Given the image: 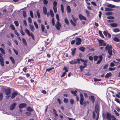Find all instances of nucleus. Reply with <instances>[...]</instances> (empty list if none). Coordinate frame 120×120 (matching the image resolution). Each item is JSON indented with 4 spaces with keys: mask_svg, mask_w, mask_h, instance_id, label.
Segmentation results:
<instances>
[{
    "mask_svg": "<svg viewBox=\"0 0 120 120\" xmlns=\"http://www.w3.org/2000/svg\"><path fill=\"white\" fill-rule=\"evenodd\" d=\"M80 97V104L81 105H83V107L85 108L87 105V103L88 104L89 103V102L88 101H83L84 100V97L83 94L81 93L79 94Z\"/></svg>",
    "mask_w": 120,
    "mask_h": 120,
    "instance_id": "nucleus-1",
    "label": "nucleus"
},
{
    "mask_svg": "<svg viewBox=\"0 0 120 120\" xmlns=\"http://www.w3.org/2000/svg\"><path fill=\"white\" fill-rule=\"evenodd\" d=\"M105 48V51H108L107 53H109L110 55H112V45H110L109 46V44H108L106 45Z\"/></svg>",
    "mask_w": 120,
    "mask_h": 120,
    "instance_id": "nucleus-2",
    "label": "nucleus"
},
{
    "mask_svg": "<svg viewBox=\"0 0 120 120\" xmlns=\"http://www.w3.org/2000/svg\"><path fill=\"white\" fill-rule=\"evenodd\" d=\"M56 18L57 20L58 21L57 22V23L56 25V28L58 30H59L60 29V24L59 21V15L58 14H56Z\"/></svg>",
    "mask_w": 120,
    "mask_h": 120,
    "instance_id": "nucleus-3",
    "label": "nucleus"
},
{
    "mask_svg": "<svg viewBox=\"0 0 120 120\" xmlns=\"http://www.w3.org/2000/svg\"><path fill=\"white\" fill-rule=\"evenodd\" d=\"M95 111L97 114H99V107L98 103H97L95 105Z\"/></svg>",
    "mask_w": 120,
    "mask_h": 120,
    "instance_id": "nucleus-4",
    "label": "nucleus"
},
{
    "mask_svg": "<svg viewBox=\"0 0 120 120\" xmlns=\"http://www.w3.org/2000/svg\"><path fill=\"white\" fill-rule=\"evenodd\" d=\"M98 41L99 43V46H106V44L105 42V41L104 40L100 39Z\"/></svg>",
    "mask_w": 120,
    "mask_h": 120,
    "instance_id": "nucleus-5",
    "label": "nucleus"
},
{
    "mask_svg": "<svg viewBox=\"0 0 120 120\" xmlns=\"http://www.w3.org/2000/svg\"><path fill=\"white\" fill-rule=\"evenodd\" d=\"M76 40V44L77 45H80L81 44L82 40L81 38H76L75 39Z\"/></svg>",
    "mask_w": 120,
    "mask_h": 120,
    "instance_id": "nucleus-6",
    "label": "nucleus"
},
{
    "mask_svg": "<svg viewBox=\"0 0 120 120\" xmlns=\"http://www.w3.org/2000/svg\"><path fill=\"white\" fill-rule=\"evenodd\" d=\"M106 116L107 119L109 120H111L112 119V117L111 114L109 112L107 113Z\"/></svg>",
    "mask_w": 120,
    "mask_h": 120,
    "instance_id": "nucleus-7",
    "label": "nucleus"
},
{
    "mask_svg": "<svg viewBox=\"0 0 120 120\" xmlns=\"http://www.w3.org/2000/svg\"><path fill=\"white\" fill-rule=\"evenodd\" d=\"M16 105L17 103H13L10 107V109L11 110H13L15 108Z\"/></svg>",
    "mask_w": 120,
    "mask_h": 120,
    "instance_id": "nucleus-8",
    "label": "nucleus"
},
{
    "mask_svg": "<svg viewBox=\"0 0 120 120\" xmlns=\"http://www.w3.org/2000/svg\"><path fill=\"white\" fill-rule=\"evenodd\" d=\"M79 19L81 20H86V18L82 15L81 14H80L79 15Z\"/></svg>",
    "mask_w": 120,
    "mask_h": 120,
    "instance_id": "nucleus-9",
    "label": "nucleus"
},
{
    "mask_svg": "<svg viewBox=\"0 0 120 120\" xmlns=\"http://www.w3.org/2000/svg\"><path fill=\"white\" fill-rule=\"evenodd\" d=\"M89 98L91 101L92 103L93 104H94L95 102V98L94 96L93 95L90 96Z\"/></svg>",
    "mask_w": 120,
    "mask_h": 120,
    "instance_id": "nucleus-10",
    "label": "nucleus"
},
{
    "mask_svg": "<svg viewBox=\"0 0 120 120\" xmlns=\"http://www.w3.org/2000/svg\"><path fill=\"white\" fill-rule=\"evenodd\" d=\"M26 106V104L25 103H21L19 104V107L21 109L25 107Z\"/></svg>",
    "mask_w": 120,
    "mask_h": 120,
    "instance_id": "nucleus-11",
    "label": "nucleus"
},
{
    "mask_svg": "<svg viewBox=\"0 0 120 120\" xmlns=\"http://www.w3.org/2000/svg\"><path fill=\"white\" fill-rule=\"evenodd\" d=\"M69 63L71 64H77L76 60L74 59L69 62Z\"/></svg>",
    "mask_w": 120,
    "mask_h": 120,
    "instance_id": "nucleus-12",
    "label": "nucleus"
},
{
    "mask_svg": "<svg viewBox=\"0 0 120 120\" xmlns=\"http://www.w3.org/2000/svg\"><path fill=\"white\" fill-rule=\"evenodd\" d=\"M76 49V48H72V49H71V50L72 51L71 52V55L73 56H74L75 55Z\"/></svg>",
    "mask_w": 120,
    "mask_h": 120,
    "instance_id": "nucleus-13",
    "label": "nucleus"
},
{
    "mask_svg": "<svg viewBox=\"0 0 120 120\" xmlns=\"http://www.w3.org/2000/svg\"><path fill=\"white\" fill-rule=\"evenodd\" d=\"M11 91L9 90H7L5 91V93L7 95H8V97L10 96L11 95L10 94Z\"/></svg>",
    "mask_w": 120,
    "mask_h": 120,
    "instance_id": "nucleus-14",
    "label": "nucleus"
},
{
    "mask_svg": "<svg viewBox=\"0 0 120 120\" xmlns=\"http://www.w3.org/2000/svg\"><path fill=\"white\" fill-rule=\"evenodd\" d=\"M17 95V92H14L12 94L11 97L13 99L15 98Z\"/></svg>",
    "mask_w": 120,
    "mask_h": 120,
    "instance_id": "nucleus-15",
    "label": "nucleus"
},
{
    "mask_svg": "<svg viewBox=\"0 0 120 120\" xmlns=\"http://www.w3.org/2000/svg\"><path fill=\"white\" fill-rule=\"evenodd\" d=\"M107 6L108 7L111 8H114L116 7V6L115 5L111 4H108Z\"/></svg>",
    "mask_w": 120,
    "mask_h": 120,
    "instance_id": "nucleus-16",
    "label": "nucleus"
},
{
    "mask_svg": "<svg viewBox=\"0 0 120 120\" xmlns=\"http://www.w3.org/2000/svg\"><path fill=\"white\" fill-rule=\"evenodd\" d=\"M71 92L72 94H73L74 96H77V95L76 93L77 92V91L75 90V91H74L73 90H71Z\"/></svg>",
    "mask_w": 120,
    "mask_h": 120,
    "instance_id": "nucleus-17",
    "label": "nucleus"
},
{
    "mask_svg": "<svg viewBox=\"0 0 120 120\" xmlns=\"http://www.w3.org/2000/svg\"><path fill=\"white\" fill-rule=\"evenodd\" d=\"M67 10L68 13H70L71 12V10L70 7L69 6H68L67 7Z\"/></svg>",
    "mask_w": 120,
    "mask_h": 120,
    "instance_id": "nucleus-18",
    "label": "nucleus"
},
{
    "mask_svg": "<svg viewBox=\"0 0 120 120\" xmlns=\"http://www.w3.org/2000/svg\"><path fill=\"white\" fill-rule=\"evenodd\" d=\"M112 75L111 73V72H109L107 73L105 76V78H109Z\"/></svg>",
    "mask_w": 120,
    "mask_h": 120,
    "instance_id": "nucleus-19",
    "label": "nucleus"
},
{
    "mask_svg": "<svg viewBox=\"0 0 120 120\" xmlns=\"http://www.w3.org/2000/svg\"><path fill=\"white\" fill-rule=\"evenodd\" d=\"M25 32L29 36H31V34L29 31L27 29H25Z\"/></svg>",
    "mask_w": 120,
    "mask_h": 120,
    "instance_id": "nucleus-20",
    "label": "nucleus"
},
{
    "mask_svg": "<svg viewBox=\"0 0 120 120\" xmlns=\"http://www.w3.org/2000/svg\"><path fill=\"white\" fill-rule=\"evenodd\" d=\"M43 11L44 14L45 15H46L47 12V10L46 8L45 7H43Z\"/></svg>",
    "mask_w": 120,
    "mask_h": 120,
    "instance_id": "nucleus-21",
    "label": "nucleus"
},
{
    "mask_svg": "<svg viewBox=\"0 0 120 120\" xmlns=\"http://www.w3.org/2000/svg\"><path fill=\"white\" fill-rule=\"evenodd\" d=\"M110 25L112 27H115L117 26V24L115 23H112L110 24Z\"/></svg>",
    "mask_w": 120,
    "mask_h": 120,
    "instance_id": "nucleus-22",
    "label": "nucleus"
},
{
    "mask_svg": "<svg viewBox=\"0 0 120 120\" xmlns=\"http://www.w3.org/2000/svg\"><path fill=\"white\" fill-rule=\"evenodd\" d=\"M30 27L31 30L32 31H34V26L33 25H31L30 24Z\"/></svg>",
    "mask_w": 120,
    "mask_h": 120,
    "instance_id": "nucleus-23",
    "label": "nucleus"
},
{
    "mask_svg": "<svg viewBox=\"0 0 120 120\" xmlns=\"http://www.w3.org/2000/svg\"><path fill=\"white\" fill-rule=\"evenodd\" d=\"M113 10V9L112 8H106L105 10V11H112Z\"/></svg>",
    "mask_w": 120,
    "mask_h": 120,
    "instance_id": "nucleus-24",
    "label": "nucleus"
},
{
    "mask_svg": "<svg viewBox=\"0 0 120 120\" xmlns=\"http://www.w3.org/2000/svg\"><path fill=\"white\" fill-rule=\"evenodd\" d=\"M85 48L82 47H81L79 48V49L82 52H83L85 51Z\"/></svg>",
    "mask_w": 120,
    "mask_h": 120,
    "instance_id": "nucleus-25",
    "label": "nucleus"
},
{
    "mask_svg": "<svg viewBox=\"0 0 120 120\" xmlns=\"http://www.w3.org/2000/svg\"><path fill=\"white\" fill-rule=\"evenodd\" d=\"M113 40L117 42H119L120 41V39L116 37H115L114 38Z\"/></svg>",
    "mask_w": 120,
    "mask_h": 120,
    "instance_id": "nucleus-26",
    "label": "nucleus"
},
{
    "mask_svg": "<svg viewBox=\"0 0 120 120\" xmlns=\"http://www.w3.org/2000/svg\"><path fill=\"white\" fill-rule=\"evenodd\" d=\"M50 13L51 17H54V14L53 11L52 10H50Z\"/></svg>",
    "mask_w": 120,
    "mask_h": 120,
    "instance_id": "nucleus-27",
    "label": "nucleus"
},
{
    "mask_svg": "<svg viewBox=\"0 0 120 120\" xmlns=\"http://www.w3.org/2000/svg\"><path fill=\"white\" fill-rule=\"evenodd\" d=\"M120 31V30L118 28L114 29L113 30V31L115 33L118 32H119Z\"/></svg>",
    "mask_w": 120,
    "mask_h": 120,
    "instance_id": "nucleus-28",
    "label": "nucleus"
},
{
    "mask_svg": "<svg viewBox=\"0 0 120 120\" xmlns=\"http://www.w3.org/2000/svg\"><path fill=\"white\" fill-rule=\"evenodd\" d=\"M10 59L11 60L13 64H14L15 63V60L14 58L12 57H10Z\"/></svg>",
    "mask_w": 120,
    "mask_h": 120,
    "instance_id": "nucleus-29",
    "label": "nucleus"
},
{
    "mask_svg": "<svg viewBox=\"0 0 120 120\" xmlns=\"http://www.w3.org/2000/svg\"><path fill=\"white\" fill-rule=\"evenodd\" d=\"M70 22L73 25L75 26H76V24L71 19L70 20Z\"/></svg>",
    "mask_w": 120,
    "mask_h": 120,
    "instance_id": "nucleus-30",
    "label": "nucleus"
},
{
    "mask_svg": "<svg viewBox=\"0 0 120 120\" xmlns=\"http://www.w3.org/2000/svg\"><path fill=\"white\" fill-rule=\"evenodd\" d=\"M105 14L107 16L112 15V13L111 12H108L106 13Z\"/></svg>",
    "mask_w": 120,
    "mask_h": 120,
    "instance_id": "nucleus-31",
    "label": "nucleus"
},
{
    "mask_svg": "<svg viewBox=\"0 0 120 120\" xmlns=\"http://www.w3.org/2000/svg\"><path fill=\"white\" fill-rule=\"evenodd\" d=\"M0 50L1 52L3 54H5V52L4 50L2 49V48H0Z\"/></svg>",
    "mask_w": 120,
    "mask_h": 120,
    "instance_id": "nucleus-32",
    "label": "nucleus"
},
{
    "mask_svg": "<svg viewBox=\"0 0 120 120\" xmlns=\"http://www.w3.org/2000/svg\"><path fill=\"white\" fill-rule=\"evenodd\" d=\"M34 25L35 27L37 29H38V25L37 23V22L35 21H34Z\"/></svg>",
    "mask_w": 120,
    "mask_h": 120,
    "instance_id": "nucleus-33",
    "label": "nucleus"
},
{
    "mask_svg": "<svg viewBox=\"0 0 120 120\" xmlns=\"http://www.w3.org/2000/svg\"><path fill=\"white\" fill-rule=\"evenodd\" d=\"M26 110L28 111H33L32 109L30 107H27Z\"/></svg>",
    "mask_w": 120,
    "mask_h": 120,
    "instance_id": "nucleus-34",
    "label": "nucleus"
},
{
    "mask_svg": "<svg viewBox=\"0 0 120 120\" xmlns=\"http://www.w3.org/2000/svg\"><path fill=\"white\" fill-rule=\"evenodd\" d=\"M60 7H61V10L62 12L63 13L64 12V8L63 4H61L60 5Z\"/></svg>",
    "mask_w": 120,
    "mask_h": 120,
    "instance_id": "nucleus-35",
    "label": "nucleus"
},
{
    "mask_svg": "<svg viewBox=\"0 0 120 120\" xmlns=\"http://www.w3.org/2000/svg\"><path fill=\"white\" fill-rule=\"evenodd\" d=\"M64 20L66 24L68 25L69 23V22L68 19L67 18H65Z\"/></svg>",
    "mask_w": 120,
    "mask_h": 120,
    "instance_id": "nucleus-36",
    "label": "nucleus"
},
{
    "mask_svg": "<svg viewBox=\"0 0 120 120\" xmlns=\"http://www.w3.org/2000/svg\"><path fill=\"white\" fill-rule=\"evenodd\" d=\"M85 12L87 14V17H89L90 16V12L87 10H86Z\"/></svg>",
    "mask_w": 120,
    "mask_h": 120,
    "instance_id": "nucleus-37",
    "label": "nucleus"
},
{
    "mask_svg": "<svg viewBox=\"0 0 120 120\" xmlns=\"http://www.w3.org/2000/svg\"><path fill=\"white\" fill-rule=\"evenodd\" d=\"M85 67L84 66H82V65L80 66L79 67V68L80 69V71H82L83 69Z\"/></svg>",
    "mask_w": 120,
    "mask_h": 120,
    "instance_id": "nucleus-38",
    "label": "nucleus"
},
{
    "mask_svg": "<svg viewBox=\"0 0 120 120\" xmlns=\"http://www.w3.org/2000/svg\"><path fill=\"white\" fill-rule=\"evenodd\" d=\"M22 41L23 44L25 45H27L25 39L23 38L22 39Z\"/></svg>",
    "mask_w": 120,
    "mask_h": 120,
    "instance_id": "nucleus-39",
    "label": "nucleus"
},
{
    "mask_svg": "<svg viewBox=\"0 0 120 120\" xmlns=\"http://www.w3.org/2000/svg\"><path fill=\"white\" fill-rule=\"evenodd\" d=\"M107 18L108 19H114V17L113 16H109L107 17Z\"/></svg>",
    "mask_w": 120,
    "mask_h": 120,
    "instance_id": "nucleus-40",
    "label": "nucleus"
},
{
    "mask_svg": "<svg viewBox=\"0 0 120 120\" xmlns=\"http://www.w3.org/2000/svg\"><path fill=\"white\" fill-rule=\"evenodd\" d=\"M53 9L55 13H56L57 10V8L56 7L54 6L53 7Z\"/></svg>",
    "mask_w": 120,
    "mask_h": 120,
    "instance_id": "nucleus-41",
    "label": "nucleus"
},
{
    "mask_svg": "<svg viewBox=\"0 0 120 120\" xmlns=\"http://www.w3.org/2000/svg\"><path fill=\"white\" fill-rule=\"evenodd\" d=\"M10 26L12 30H14L15 29V28L14 26V25H13V24H11V25Z\"/></svg>",
    "mask_w": 120,
    "mask_h": 120,
    "instance_id": "nucleus-42",
    "label": "nucleus"
},
{
    "mask_svg": "<svg viewBox=\"0 0 120 120\" xmlns=\"http://www.w3.org/2000/svg\"><path fill=\"white\" fill-rule=\"evenodd\" d=\"M37 13L38 18H39L40 17V13L38 10L37 11Z\"/></svg>",
    "mask_w": 120,
    "mask_h": 120,
    "instance_id": "nucleus-43",
    "label": "nucleus"
},
{
    "mask_svg": "<svg viewBox=\"0 0 120 120\" xmlns=\"http://www.w3.org/2000/svg\"><path fill=\"white\" fill-rule=\"evenodd\" d=\"M67 72V71H65L62 74L61 76V77H62L64 76L66 74Z\"/></svg>",
    "mask_w": 120,
    "mask_h": 120,
    "instance_id": "nucleus-44",
    "label": "nucleus"
},
{
    "mask_svg": "<svg viewBox=\"0 0 120 120\" xmlns=\"http://www.w3.org/2000/svg\"><path fill=\"white\" fill-rule=\"evenodd\" d=\"M108 33V32L106 31H104L103 32V34L106 37H107V36Z\"/></svg>",
    "mask_w": 120,
    "mask_h": 120,
    "instance_id": "nucleus-45",
    "label": "nucleus"
},
{
    "mask_svg": "<svg viewBox=\"0 0 120 120\" xmlns=\"http://www.w3.org/2000/svg\"><path fill=\"white\" fill-rule=\"evenodd\" d=\"M94 79L95 82L99 81L101 80V79H98L95 78H94Z\"/></svg>",
    "mask_w": 120,
    "mask_h": 120,
    "instance_id": "nucleus-46",
    "label": "nucleus"
},
{
    "mask_svg": "<svg viewBox=\"0 0 120 120\" xmlns=\"http://www.w3.org/2000/svg\"><path fill=\"white\" fill-rule=\"evenodd\" d=\"M41 29L42 31L43 32L44 31V29H45V27L44 25H41Z\"/></svg>",
    "mask_w": 120,
    "mask_h": 120,
    "instance_id": "nucleus-47",
    "label": "nucleus"
},
{
    "mask_svg": "<svg viewBox=\"0 0 120 120\" xmlns=\"http://www.w3.org/2000/svg\"><path fill=\"white\" fill-rule=\"evenodd\" d=\"M94 58L95 61H97L98 59V57L97 56H94Z\"/></svg>",
    "mask_w": 120,
    "mask_h": 120,
    "instance_id": "nucleus-48",
    "label": "nucleus"
},
{
    "mask_svg": "<svg viewBox=\"0 0 120 120\" xmlns=\"http://www.w3.org/2000/svg\"><path fill=\"white\" fill-rule=\"evenodd\" d=\"M99 14L98 16L99 18H100L99 19H100L101 18V15L102 14V12L101 11H100L99 12Z\"/></svg>",
    "mask_w": 120,
    "mask_h": 120,
    "instance_id": "nucleus-49",
    "label": "nucleus"
},
{
    "mask_svg": "<svg viewBox=\"0 0 120 120\" xmlns=\"http://www.w3.org/2000/svg\"><path fill=\"white\" fill-rule=\"evenodd\" d=\"M21 27L22 28V26H21ZM20 31L21 34H22V35H25L24 33L23 32L22 29H21L20 30Z\"/></svg>",
    "mask_w": 120,
    "mask_h": 120,
    "instance_id": "nucleus-50",
    "label": "nucleus"
},
{
    "mask_svg": "<svg viewBox=\"0 0 120 120\" xmlns=\"http://www.w3.org/2000/svg\"><path fill=\"white\" fill-rule=\"evenodd\" d=\"M14 23L16 26H19V23L17 21H15L14 22Z\"/></svg>",
    "mask_w": 120,
    "mask_h": 120,
    "instance_id": "nucleus-51",
    "label": "nucleus"
},
{
    "mask_svg": "<svg viewBox=\"0 0 120 120\" xmlns=\"http://www.w3.org/2000/svg\"><path fill=\"white\" fill-rule=\"evenodd\" d=\"M115 101L118 103L119 104L120 103V101L117 98H115Z\"/></svg>",
    "mask_w": 120,
    "mask_h": 120,
    "instance_id": "nucleus-52",
    "label": "nucleus"
},
{
    "mask_svg": "<svg viewBox=\"0 0 120 120\" xmlns=\"http://www.w3.org/2000/svg\"><path fill=\"white\" fill-rule=\"evenodd\" d=\"M30 13L31 17L32 18H33L34 17L32 11H30Z\"/></svg>",
    "mask_w": 120,
    "mask_h": 120,
    "instance_id": "nucleus-53",
    "label": "nucleus"
},
{
    "mask_svg": "<svg viewBox=\"0 0 120 120\" xmlns=\"http://www.w3.org/2000/svg\"><path fill=\"white\" fill-rule=\"evenodd\" d=\"M108 64H106L105 65L103 69H107L108 67Z\"/></svg>",
    "mask_w": 120,
    "mask_h": 120,
    "instance_id": "nucleus-54",
    "label": "nucleus"
},
{
    "mask_svg": "<svg viewBox=\"0 0 120 120\" xmlns=\"http://www.w3.org/2000/svg\"><path fill=\"white\" fill-rule=\"evenodd\" d=\"M54 68L53 67V68H48V69H47L46 70V71H48V72H49V71H50L52 69H54Z\"/></svg>",
    "mask_w": 120,
    "mask_h": 120,
    "instance_id": "nucleus-55",
    "label": "nucleus"
},
{
    "mask_svg": "<svg viewBox=\"0 0 120 120\" xmlns=\"http://www.w3.org/2000/svg\"><path fill=\"white\" fill-rule=\"evenodd\" d=\"M3 97V94L2 93H0V100H2Z\"/></svg>",
    "mask_w": 120,
    "mask_h": 120,
    "instance_id": "nucleus-56",
    "label": "nucleus"
},
{
    "mask_svg": "<svg viewBox=\"0 0 120 120\" xmlns=\"http://www.w3.org/2000/svg\"><path fill=\"white\" fill-rule=\"evenodd\" d=\"M64 101L65 103H67L68 102V99L66 98H64Z\"/></svg>",
    "mask_w": 120,
    "mask_h": 120,
    "instance_id": "nucleus-57",
    "label": "nucleus"
},
{
    "mask_svg": "<svg viewBox=\"0 0 120 120\" xmlns=\"http://www.w3.org/2000/svg\"><path fill=\"white\" fill-rule=\"evenodd\" d=\"M52 22L53 25H54L55 24V20L54 18H53L52 20Z\"/></svg>",
    "mask_w": 120,
    "mask_h": 120,
    "instance_id": "nucleus-58",
    "label": "nucleus"
},
{
    "mask_svg": "<svg viewBox=\"0 0 120 120\" xmlns=\"http://www.w3.org/2000/svg\"><path fill=\"white\" fill-rule=\"evenodd\" d=\"M115 66L114 63L113 62H111L110 63V66L111 67H113Z\"/></svg>",
    "mask_w": 120,
    "mask_h": 120,
    "instance_id": "nucleus-59",
    "label": "nucleus"
},
{
    "mask_svg": "<svg viewBox=\"0 0 120 120\" xmlns=\"http://www.w3.org/2000/svg\"><path fill=\"white\" fill-rule=\"evenodd\" d=\"M89 60H90L92 61L93 60V57L91 56H89Z\"/></svg>",
    "mask_w": 120,
    "mask_h": 120,
    "instance_id": "nucleus-60",
    "label": "nucleus"
},
{
    "mask_svg": "<svg viewBox=\"0 0 120 120\" xmlns=\"http://www.w3.org/2000/svg\"><path fill=\"white\" fill-rule=\"evenodd\" d=\"M63 70L64 71H67V72H68V70L67 67L65 66H64V68H63Z\"/></svg>",
    "mask_w": 120,
    "mask_h": 120,
    "instance_id": "nucleus-61",
    "label": "nucleus"
},
{
    "mask_svg": "<svg viewBox=\"0 0 120 120\" xmlns=\"http://www.w3.org/2000/svg\"><path fill=\"white\" fill-rule=\"evenodd\" d=\"M115 69V68H109V71H112Z\"/></svg>",
    "mask_w": 120,
    "mask_h": 120,
    "instance_id": "nucleus-62",
    "label": "nucleus"
},
{
    "mask_svg": "<svg viewBox=\"0 0 120 120\" xmlns=\"http://www.w3.org/2000/svg\"><path fill=\"white\" fill-rule=\"evenodd\" d=\"M80 60L79 59H77L76 60V62H77V63H78L79 64H80Z\"/></svg>",
    "mask_w": 120,
    "mask_h": 120,
    "instance_id": "nucleus-63",
    "label": "nucleus"
},
{
    "mask_svg": "<svg viewBox=\"0 0 120 120\" xmlns=\"http://www.w3.org/2000/svg\"><path fill=\"white\" fill-rule=\"evenodd\" d=\"M28 20L29 22L30 23H31L32 22V19L30 17H29L28 18Z\"/></svg>",
    "mask_w": 120,
    "mask_h": 120,
    "instance_id": "nucleus-64",
    "label": "nucleus"
}]
</instances>
